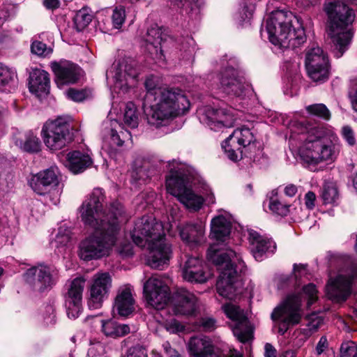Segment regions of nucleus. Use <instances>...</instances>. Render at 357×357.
Returning a JSON list of instances; mask_svg holds the SVG:
<instances>
[{
	"mask_svg": "<svg viewBox=\"0 0 357 357\" xmlns=\"http://www.w3.org/2000/svg\"><path fill=\"white\" fill-rule=\"evenodd\" d=\"M316 195L312 192H307L305 195V204L308 209H313L315 206Z\"/></svg>",
	"mask_w": 357,
	"mask_h": 357,
	"instance_id": "61",
	"label": "nucleus"
},
{
	"mask_svg": "<svg viewBox=\"0 0 357 357\" xmlns=\"http://www.w3.org/2000/svg\"><path fill=\"white\" fill-rule=\"evenodd\" d=\"M118 252L124 257H130L133 255L132 245L130 243L121 244L117 248Z\"/></svg>",
	"mask_w": 357,
	"mask_h": 357,
	"instance_id": "60",
	"label": "nucleus"
},
{
	"mask_svg": "<svg viewBox=\"0 0 357 357\" xmlns=\"http://www.w3.org/2000/svg\"><path fill=\"white\" fill-rule=\"evenodd\" d=\"M85 280L79 277L75 278L70 284L66 301H82Z\"/></svg>",
	"mask_w": 357,
	"mask_h": 357,
	"instance_id": "39",
	"label": "nucleus"
},
{
	"mask_svg": "<svg viewBox=\"0 0 357 357\" xmlns=\"http://www.w3.org/2000/svg\"><path fill=\"white\" fill-rule=\"evenodd\" d=\"M15 144L23 151L29 153H37L40 151L41 147L39 138L31 131L16 135Z\"/></svg>",
	"mask_w": 357,
	"mask_h": 357,
	"instance_id": "37",
	"label": "nucleus"
},
{
	"mask_svg": "<svg viewBox=\"0 0 357 357\" xmlns=\"http://www.w3.org/2000/svg\"><path fill=\"white\" fill-rule=\"evenodd\" d=\"M219 81L220 89L229 96H242L249 88V84L245 82L244 78L231 67L225 68L221 73Z\"/></svg>",
	"mask_w": 357,
	"mask_h": 357,
	"instance_id": "23",
	"label": "nucleus"
},
{
	"mask_svg": "<svg viewBox=\"0 0 357 357\" xmlns=\"http://www.w3.org/2000/svg\"><path fill=\"white\" fill-rule=\"evenodd\" d=\"M92 20V16L85 10H79L75 17V24L79 31L84 29Z\"/></svg>",
	"mask_w": 357,
	"mask_h": 357,
	"instance_id": "48",
	"label": "nucleus"
},
{
	"mask_svg": "<svg viewBox=\"0 0 357 357\" xmlns=\"http://www.w3.org/2000/svg\"><path fill=\"white\" fill-rule=\"evenodd\" d=\"M153 96V103L145 111L149 124L155 127L166 126L170 121L188 110L190 102L177 88H158L148 92Z\"/></svg>",
	"mask_w": 357,
	"mask_h": 357,
	"instance_id": "4",
	"label": "nucleus"
},
{
	"mask_svg": "<svg viewBox=\"0 0 357 357\" xmlns=\"http://www.w3.org/2000/svg\"><path fill=\"white\" fill-rule=\"evenodd\" d=\"M153 96V103L145 111L149 124L155 127L166 126L170 121L188 110L190 102L177 88H158L148 92Z\"/></svg>",
	"mask_w": 357,
	"mask_h": 357,
	"instance_id": "5",
	"label": "nucleus"
},
{
	"mask_svg": "<svg viewBox=\"0 0 357 357\" xmlns=\"http://www.w3.org/2000/svg\"><path fill=\"white\" fill-rule=\"evenodd\" d=\"M187 183V179L180 171H171L166 179L167 190L187 208L197 211L202 207L204 200L188 188Z\"/></svg>",
	"mask_w": 357,
	"mask_h": 357,
	"instance_id": "11",
	"label": "nucleus"
},
{
	"mask_svg": "<svg viewBox=\"0 0 357 357\" xmlns=\"http://www.w3.org/2000/svg\"><path fill=\"white\" fill-rule=\"evenodd\" d=\"M123 121L130 128H135L138 126L139 116L137 113V108L132 102H128L126 105Z\"/></svg>",
	"mask_w": 357,
	"mask_h": 357,
	"instance_id": "41",
	"label": "nucleus"
},
{
	"mask_svg": "<svg viewBox=\"0 0 357 357\" xmlns=\"http://www.w3.org/2000/svg\"><path fill=\"white\" fill-rule=\"evenodd\" d=\"M102 331L107 337L117 338L128 334L130 328L127 324H121L109 319L102 321Z\"/></svg>",
	"mask_w": 357,
	"mask_h": 357,
	"instance_id": "38",
	"label": "nucleus"
},
{
	"mask_svg": "<svg viewBox=\"0 0 357 357\" xmlns=\"http://www.w3.org/2000/svg\"><path fill=\"white\" fill-rule=\"evenodd\" d=\"M255 142L251 130L243 127L234 132L223 142L222 147L227 156L232 161H237L243 158V149Z\"/></svg>",
	"mask_w": 357,
	"mask_h": 357,
	"instance_id": "21",
	"label": "nucleus"
},
{
	"mask_svg": "<svg viewBox=\"0 0 357 357\" xmlns=\"http://www.w3.org/2000/svg\"><path fill=\"white\" fill-rule=\"evenodd\" d=\"M31 51L34 54L45 57L52 54V49L39 40H34L31 43Z\"/></svg>",
	"mask_w": 357,
	"mask_h": 357,
	"instance_id": "46",
	"label": "nucleus"
},
{
	"mask_svg": "<svg viewBox=\"0 0 357 357\" xmlns=\"http://www.w3.org/2000/svg\"><path fill=\"white\" fill-rule=\"evenodd\" d=\"M188 348L192 357H215L213 356V347L206 337H192L190 339Z\"/></svg>",
	"mask_w": 357,
	"mask_h": 357,
	"instance_id": "35",
	"label": "nucleus"
},
{
	"mask_svg": "<svg viewBox=\"0 0 357 357\" xmlns=\"http://www.w3.org/2000/svg\"><path fill=\"white\" fill-rule=\"evenodd\" d=\"M199 322L202 331L205 332H211L216 328V321L212 317H203Z\"/></svg>",
	"mask_w": 357,
	"mask_h": 357,
	"instance_id": "58",
	"label": "nucleus"
},
{
	"mask_svg": "<svg viewBox=\"0 0 357 357\" xmlns=\"http://www.w3.org/2000/svg\"><path fill=\"white\" fill-rule=\"evenodd\" d=\"M50 76L44 70L36 68L29 75V88L31 93L38 98L47 96L50 87Z\"/></svg>",
	"mask_w": 357,
	"mask_h": 357,
	"instance_id": "32",
	"label": "nucleus"
},
{
	"mask_svg": "<svg viewBox=\"0 0 357 357\" xmlns=\"http://www.w3.org/2000/svg\"><path fill=\"white\" fill-rule=\"evenodd\" d=\"M164 327L169 333L172 334H179L185 330V325L175 319L165 321Z\"/></svg>",
	"mask_w": 357,
	"mask_h": 357,
	"instance_id": "49",
	"label": "nucleus"
},
{
	"mask_svg": "<svg viewBox=\"0 0 357 357\" xmlns=\"http://www.w3.org/2000/svg\"><path fill=\"white\" fill-rule=\"evenodd\" d=\"M165 236L162 222L152 215L138 219L131 231L133 242L142 248L146 247L149 243L162 239Z\"/></svg>",
	"mask_w": 357,
	"mask_h": 357,
	"instance_id": "13",
	"label": "nucleus"
},
{
	"mask_svg": "<svg viewBox=\"0 0 357 357\" xmlns=\"http://www.w3.org/2000/svg\"><path fill=\"white\" fill-rule=\"evenodd\" d=\"M356 351L357 345L354 342H347L341 345L340 355L341 357H351Z\"/></svg>",
	"mask_w": 357,
	"mask_h": 357,
	"instance_id": "54",
	"label": "nucleus"
},
{
	"mask_svg": "<svg viewBox=\"0 0 357 357\" xmlns=\"http://www.w3.org/2000/svg\"><path fill=\"white\" fill-rule=\"evenodd\" d=\"M121 357H148L146 349L139 344L127 349Z\"/></svg>",
	"mask_w": 357,
	"mask_h": 357,
	"instance_id": "52",
	"label": "nucleus"
},
{
	"mask_svg": "<svg viewBox=\"0 0 357 357\" xmlns=\"http://www.w3.org/2000/svg\"><path fill=\"white\" fill-rule=\"evenodd\" d=\"M70 230L67 227H61L54 239V246L59 248L67 245L70 242Z\"/></svg>",
	"mask_w": 357,
	"mask_h": 357,
	"instance_id": "45",
	"label": "nucleus"
},
{
	"mask_svg": "<svg viewBox=\"0 0 357 357\" xmlns=\"http://www.w3.org/2000/svg\"><path fill=\"white\" fill-rule=\"evenodd\" d=\"M169 1L187 14L197 13L202 5V0H169Z\"/></svg>",
	"mask_w": 357,
	"mask_h": 357,
	"instance_id": "40",
	"label": "nucleus"
},
{
	"mask_svg": "<svg viewBox=\"0 0 357 357\" xmlns=\"http://www.w3.org/2000/svg\"><path fill=\"white\" fill-rule=\"evenodd\" d=\"M112 278L107 272H98L91 278L88 287V306L90 309H100L109 295Z\"/></svg>",
	"mask_w": 357,
	"mask_h": 357,
	"instance_id": "18",
	"label": "nucleus"
},
{
	"mask_svg": "<svg viewBox=\"0 0 357 357\" xmlns=\"http://www.w3.org/2000/svg\"><path fill=\"white\" fill-rule=\"evenodd\" d=\"M70 124L63 118L46 122L42 129L45 146L53 151L63 148L70 140Z\"/></svg>",
	"mask_w": 357,
	"mask_h": 357,
	"instance_id": "15",
	"label": "nucleus"
},
{
	"mask_svg": "<svg viewBox=\"0 0 357 357\" xmlns=\"http://www.w3.org/2000/svg\"><path fill=\"white\" fill-rule=\"evenodd\" d=\"M143 292L148 304L157 310L163 309L170 298L169 288L162 276L149 278L144 283Z\"/></svg>",
	"mask_w": 357,
	"mask_h": 357,
	"instance_id": "22",
	"label": "nucleus"
},
{
	"mask_svg": "<svg viewBox=\"0 0 357 357\" xmlns=\"http://www.w3.org/2000/svg\"><path fill=\"white\" fill-rule=\"evenodd\" d=\"M179 236L186 245L196 247L206 241L205 225L199 222H186L178 227Z\"/></svg>",
	"mask_w": 357,
	"mask_h": 357,
	"instance_id": "28",
	"label": "nucleus"
},
{
	"mask_svg": "<svg viewBox=\"0 0 357 357\" xmlns=\"http://www.w3.org/2000/svg\"><path fill=\"white\" fill-rule=\"evenodd\" d=\"M324 10L328 16V34L335 47L334 54L340 58L353 38L355 13L341 0H328L324 5Z\"/></svg>",
	"mask_w": 357,
	"mask_h": 357,
	"instance_id": "6",
	"label": "nucleus"
},
{
	"mask_svg": "<svg viewBox=\"0 0 357 357\" xmlns=\"http://www.w3.org/2000/svg\"><path fill=\"white\" fill-rule=\"evenodd\" d=\"M302 294H289L273 310L271 318L278 324V333L283 335L290 326L299 324L303 312L301 309Z\"/></svg>",
	"mask_w": 357,
	"mask_h": 357,
	"instance_id": "9",
	"label": "nucleus"
},
{
	"mask_svg": "<svg viewBox=\"0 0 357 357\" xmlns=\"http://www.w3.org/2000/svg\"><path fill=\"white\" fill-rule=\"evenodd\" d=\"M126 10L122 6L116 7L113 10L112 23L116 29H120L125 22Z\"/></svg>",
	"mask_w": 357,
	"mask_h": 357,
	"instance_id": "51",
	"label": "nucleus"
},
{
	"mask_svg": "<svg viewBox=\"0 0 357 357\" xmlns=\"http://www.w3.org/2000/svg\"><path fill=\"white\" fill-rule=\"evenodd\" d=\"M146 49L154 59H160L162 57V50L161 44L164 40V34L161 29L157 25H154L147 30L146 36Z\"/></svg>",
	"mask_w": 357,
	"mask_h": 357,
	"instance_id": "34",
	"label": "nucleus"
},
{
	"mask_svg": "<svg viewBox=\"0 0 357 357\" xmlns=\"http://www.w3.org/2000/svg\"><path fill=\"white\" fill-rule=\"evenodd\" d=\"M235 110L231 108H215L205 106L198 111L200 122L215 131L226 127H232L236 120Z\"/></svg>",
	"mask_w": 357,
	"mask_h": 357,
	"instance_id": "19",
	"label": "nucleus"
},
{
	"mask_svg": "<svg viewBox=\"0 0 357 357\" xmlns=\"http://www.w3.org/2000/svg\"><path fill=\"white\" fill-rule=\"evenodd\" d=\"M110 132L103 142V149L108 154L113 157L116 155L117 151L124 143L125 139L130 135V133L125 130L122 126L116 120L110 122Z\"/></svg>",
	"mask_w": 357,
	"mask_h": 357,
	"instance_id": "30",
	"label": "nucleus"
},
{
	"mask_svg": "<svg viewBox=\"0 0 357 357\" xmlns=\"http://www.w3.org/2000/svg\"><path fill=\"white\" fill-rule=\"evenodd\" d=\"M297 126L299 133L306 135L299 154L311 170L314 171L316 165L322 162H331L337 158L339 148L333 142L335 136L331 130L312 126L307 122H299Z\"/></svg>",
	"mask_w": 357,
	"mask_h": 357,
	"instance_id": "2",
	"label": "nucleus"
},
{
	"mask_svg": "<svg viewBox=\"0 0 357 357\" xmlns=\"http://www.w3.org/2000/svg\"><path fill=\"white\" fill-rule=\"evenodd\" d=\"M342 135L349 146L356 144V137L352 128L349 126H344L341 130Z\"/></svg>",
	"mask_w": 357,
	"mask_h": 357,
	"instance_id": "56",
	"label": "nucleus"
},
{
	"mask_svg": "<svg viewBox=\"0 0 357 357\" xmlns=\"http://www.w3.org/2000/svg\"><path fill=\"white\" fill-rule=\"evenodd\" d=\"M248 235L250 252L256 261H261L275 252L276 244L271 238L253 229L248 231Z\"/></svg>",
	"mask_w": 357,
	"mask_h": 357,
	"instance_id": "24",
	"label": "nucleus"
},
{
	"mask_svg": "<svg viewBox=\"0 0 357 357\" xmlns=\"http://www.w3.org/2000/svg\"><path fill=\"white\" fill-rule=\"evenodd\" d=\"M269 40L281 48L295 50L306 40L301 19L291 13L275 10L266 21Z\"/></svg>",
	"mask_w": 357,
	"mask_h": 357,
	"instance_id": "7",
	"label": "nucleus"
},
{
	"mask_svg": "<svg viewBox=\"0 0 357 357\" xmlns=\"http://www.w3.org/2000/svg\"><path fill=\"white\" fill-rule=\"evenodd\" d=\"M290 205L284 204L278 199H271L269 202L270 210L279 215L286 216L289 212Z\"/></svg>",
	"mask_w": 357,
	"mask_h": 357,
	"instance_id": "47",
	"label": "nucleus"
},
{
	"mask_svg": "<svg viewBox=\"0 0 357 357\" xmlns=\"http://www.w3.org/2000/svg\"><path fill=\"white\" fill-rule=\"evenodd\" d=\"M357 280V264L354 263L344 273L330 278L326 287V294L334 302L345 301L351 292V285Z\"/></svg>",
	"mask_w": 357,
	"mask_h": 357,
	"instance_id": "16",
	"label": "nucleus"
},
{
	"mask_svg": "<svg viewBox=\"0 0 357 357\" xmlns=\"http://www.w3.org/2000/svg\"><path fill=\"white\" fill-rule=\"evenodd\" d=\"M162 348L168 357H172L179 354L176 349L172 347L171 344L168 342L163 343Z\"/></svg>",
	"mask_w": 357,
	"mask_h": 357,
	"instance_id": "63",
	"label": "nucleus"
},
{
	"mask_svg": "<svg viewBox=\"0 0 357 357\" xmlns=\"http://www.w3.org/2000/svg\"><path fill=\"white\" fill-rule=\"evenodd\" d=\"M43 319L47 325L54 324L56 322L55 309L53 305H50L45 307Z\"/></svg>",
	"mask_w": 357,
	"mask_h": 357,
	"instance_id": "57",
	"label": "nucleus"
},
{
	"mask_svg": "<svg viewBox=\"0 0 357 357\" xmlns=\"http://www.w3.org/2000/svg\"><path fill=\"white\" fill-rule=\"evenodd\" d=\"M67 95L71 100L80 102L84 100L89 96V93L86 90L70 89L67 92Z\"/></svg>",
	"mask_w": 357,
	"mask_h": 357,
	"instance_id": "55",
	"label": "nucleus"
},
{
	"mask_svg": "<svg viewBox=\"0 0 357 357\" xmlns=\"http://www.w3.org/2000/svg\"><path fill=\"white\" fill-rule=\"evenodd\" d=\"M183 279L190 282L204 283L210 278L198 257H189L182 268Z\"/></svg>",
	"mask_w": 357,
	"mask_h": 357,
	"instance_id": "31",
	"label": "nucleus"
},
{
	"mask_svg": "<svg viewBox=\"0 0 357 357\" xmlns=\"http://www.w3.org/2000/svg\"><path fill=\"white\" fill-rule=\"evenodd\" d=\"M321 196L324 204H335L338 199L337 189L332 184L326 185Z\"/></svg>",
	"mask_w": 357,
	"mask_h": 357,
	"instance_id": "44",
	"label": "nucleus"
},
{
	"mask_svg": "<svg viewBox=\"0 0 357 357\" xmlns=\"http://www.w3.org/2000/svg\"><path fill=\"white\" fill-rule=\"evenodd\" d=\"M60 172L57 167H51L34 175L30 186L38 195L45 197L47 204L56 205L59 202V193L56 187L59 185Z\"/></svg>",
	"mask_w": 357,
	"mask_h": 357,
	"instance_id": "12",
	"label": "nucleus"
},
{
	"mask_svg": "<svg viewBox=\"0 0 357 357\" xmlns=\"http://www.w3.org/2000/svg\"><path fill=\"white\" fill-rule=\"evenodd\" d=\"M51 67L56 76V83L59 88L66 84L76 83L81 77V68L68 61L53 62Z\"/></svg>",
	"mask_w": 357,
	"mask_h": 357,
	"instance_id": "26",
	"label": "nucleus"
},
{
	"mask_svg": "<svg viewBox=\"0 0 357 357\" xmlns=\"http://www.w3.org/2000/svg\"><path fill=\"white\" fill-rule=\"evenodd\" d=\"M265 357H276V350L275 348L269 343H266L264 347Z\"/></svg>",
	"mask_w": 357,
	"mask_h": 357,
	"instance_id": "64",
	"label": "nucleus"
},
{
	"mask_svg": "<svg viewBox=\"0 0 357 357\" xmlns=\"http://www.w3.org/2000/svg\"><path fill=\"white\" fill-rule=\"evenodd\" d=\"M146 247L149 250L147 258V264L149 266L160 269L167 265L172 257V248L171 245L165 242V237L146 244Z\"/></svg>",
	"mask_w": 357,
	"mask_h": 357,
	"instance_id": "25",
	"label": "nucleus"
},
{
	"mask_svg": "<svg viewBox=\"0 0 357 357\" xmlns=\"http://www.w3.org/2000/svg\"><path fill=\"white\" fill-rule=\"evenodd\" d=\"M222 309L231 320L229 326L239 342L245 343L253 338V327L243 310L231 303L223 305Z\"/></svg>",
	"mask_w": 357,
	"mask_h": 357,
	"instance_id": "17",
	"label": "nucleus"
},
{
	"mask_svg": "<svg viewBox=\"0 0 357 357\" xmlns=\"http://www.w3.org/2000/svg\"><path fill=\"white\" fill-rule=\"evenodd\" d=\"M135 301L130 286L125 285L118 290L114 301V309L121 317H128L135 310Z\"/></svg>",
	"mask_w": 357,
	"mask_h": 357,
	"instance_id": "33",
	"label": "nucleus"
},
{
	"mask_svg": "<svg viewBox=\"0 0 357 357\" xmlns=\"http://www.w3.org/2000/svg\"><path fill=\"white\" fill-rule=\"evenodd\" d=\"M136 63L132 59L122 60L116 68L113 79L114 89H127L129 86L135 84L138 76Z\"/></svg>",
	"mask_w": 357,
	"mask_h": 357,
	"instance_id": "27",
	"label": "nucleus"
},
{
	"mask_svg": "<svg viewBox=\"0 0 357 357\" xmlns=\"http://www.w3.org/2000/svg\"><path fill=\"white\" fill-rule=\"evenodd\" d=\"M305 109L310 115L315 116L326 121L331 119V112L324 104H312L307 106Z\"/></svg>",
	"mask_w": 357,
	"mask_h": 357,
	"instance_id": "42",
	"label": "nucleus"
},
{
	"mask_svg": "<svg viewBox=\"0 0 357 357\" xmlns=\"http://www.w3.org/2000/svg\"><path fill=\"white\" fill-rule=\"evenodd\" d=\"M15 72L0 63V91L6 89V87L13 80Z\"/></svg>",
	"mask_w": 357,
	"mask_h": 357,
	"instance_id": "43",
	"label": "nucleus"
},
{
	"mask_svg": "<svg viewBox=\"0 0 357 357\" xmlns=\"http://www.w3.org/2000/svg\"><path fill=\"white\" fill-rule=\"evenodd\" d=\"M68 317L70 319L77 318L82 310V301H66Z\"/></svg>",
	"mask_w": 357,
	"mask_h": 357,
	"instance_id": "50",
	"label": "nucleus"
},
{
	"mask_svg": "<svg viewBox=\"0 0 357 357\" xmlns=\"http://www.w3.org/2000/svg\"><path fill=\"white\" fill-rule=\"evenodd\" d=\"M67 166L70 172L78 174L84 172L92 164V160L88 154L75 151L70 152L67 155Z\"/></svg>",
	"mask_w": 357,
	"mask_h": 357,
	"instance_id": "36",
	"label": "nucleus"
},
{
	"mask_svg": "<svg viewBox=\"0 0 357 357\" xmlns=\"http://www.w3.org/2000/svg\"><path fill=\"white\" fill-rule=\"evenodd\" d=\"M105 199L102 189L95 188L79 208L84 224L94 229L79 245V257L85 261L108 255L118 240L120 223L128 220L123 206L117 201L103 209Z\"/></svg>",
	"mask_w": 357,
	"mask_h": 357,
	"instance_id": "1",
	"label": "nucleus"
},
{
	"mask_svg": "<svg viewBox=\"0 0 357 357\" xmlns=\"http://www.w3.org/2000/svg\"><path fill=\"white\" fill-rule=\"evenodd\" d=\"M153 96V103L145 111L149 124L155 127L166 126L170 121L188 110L190 102L177 88H158L148 92Z\"/></svg>",
	"mask_w": 357,
	"mask_h": 357,
	"instance_id": "3",
	"label": "nucleus"
},
{
	"mask_svg": "<svg viewBox=\"0 0 357 357\" xmlns=\"http://www.w3.org/2000/svg\"><path fill=\"white\" fill-rule=\"evenodd\" d=\"M211 235L216 240V243L210 245L207 252V258L214 264H223L224 260L236 259L233 255L227 254L231 249L220 248L222 243L225 242L230 234L231 223L224 216L218 215L211 220Z\"/></svg>",
	"mask_w": 357,
	"mask_h": 357,
	"instance_id": "10",
	"label": "nucleus"
},
{
	"mask_svg": "<svg viewBox=\"0 0 357 357\" xmlns=\"http://www.w3.org/2000/svg\"><path fill=\"white\" fill-rule=\"evenodd\" d=\"M305 66L309 77L314 82H325L328 79V58L319 47L312 46L307 50Z\"/></svg>",
	"mask_w": 357,
	"mask_h": 357,
	"instance_id": "20",
	"label": "nucleus"
},
{
	"mask_svg": "<svg viewBox=\"0 0 357 357\" xmlns=\"http://www.w3.org/2000/svg\"><path fill=\"white\" fill-rule=\"evenodd\" d=\"M227 254L228 256L234 255L236 259L224 260L222 265L215 264L220 271L216 289L220 296L231 300L240 294L236 275L238 273H243L245 271V265L241 257L237 255L236 251L229 250Z\"/></svg>",
	"mask_w": 357,
	"mask_h": 357,
	"instance_id": "8",
	"label": "nucleus"
},
{
	"mask_svg": "<svg viewBox=\"0 0 357 357\" xmlns=\"http://www.w3.org/2000/svg\"><path fill=\"white\" fill-rule=\"evenodd\" d=\"M199 303L197 297L186 289H180L173 300V311L178 315H195L198 310Z\"/></svg>",
	"mask_w": 357,
	"mask_h": 357,
	"instance_id": "29",
	"label": "nucleus"
},
{
	"mask_svg": "<svg viewBox=\"0 0 357 357\" xmlns=\"http://www.w3.org/2000/svg\"><path fill=\"white\" fill-rule=\"evenodd\" d=\"M59 278V270L55 266L43 264L29 268L24 274L26 283L39 292L51 289Z\"/></svg>",
	"mask_w": 357,
	"mask_h": 357,
	"instance_id": "14",
	"label": "nucleus"
},
{
	"mask_svg": "<svg viewBox=\"0 0 357 357\" xmlns=\"http://www.w3.org/2000/svg\"><path fill=\"white\" fill-rule=\"evenodd\" d=\"M328 347V341L326 337L322 336L316 347V353L317 355H321L326 348Z\"/></svg>",
	"mask_w": 357,
	"mask_h": 357,
	"instance_id": "62",
	"label": "nucleus"
},
{
	"mask_svg": "<svg viewBox=\"0 0 357 357\" xmlns=\"http://www.w3.org/2000/svg\"><path fill=\"white\" fill-rule=\"evenodd\" d=\"M293 273L296 279L305 276L307 274V264H294Z\"/></svg>",
	"mask_w": 357,
	"mask_h": 357,
	"instance_id": "59",
	"label": "nucleus"
},
{
	"mask_svg": "<svg viewBox=\"0 0 357 357\" xmlns=\"http://www.w3.org/2000/svg\"><path fill=\"white\" fill-rule=\"evenodd\" d=\"M303 294L307 298V305H311L318 298L317 290L313 284H309L303 289Z\"/></svg>",
	"mask_w": 357,
	"mask_h": 357,
	"instance_id": "53",
	"label": "nucleus"
}]
</instances>
